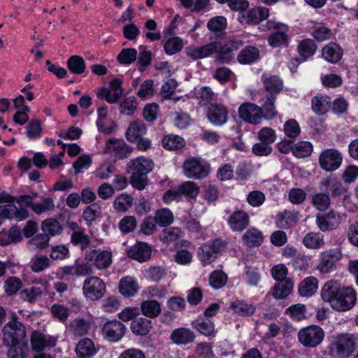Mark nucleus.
<instances>
[{"label": "nucleus", "mask_w": 358, "mask_h": 358, "mask_svg": "<svg viewBox=\"0 0 358 358\" xmlns=\"http://www.w3.org/2000/svg\"><path fill=\"white\" fill-rule=\"evenodd\" d=\"M273 278L278 281L273 287V296L276 299H285L291 294L294 282L291 278H287L288 270L284 264H278L271 268Z\"/></svg>", "instance_id": "obj_4"}, {"label": "nucleus", "mask_w": 358, "mask_h": 358, "mask_svg": "<svg viewBox=\"0 0 358 358\" xmlns=\"http://www.w3.org/2000/svg\"><path fill=\"white\" fill-rule=\"evenodd\" d=\"M266 26L267 29L274 31L268 38V43L271 46L278 48L282 45H288L289 36L287 32L289 27L287 24L268 20Z\"/></svg>", "instance_id": "obj_10"}, {"label": "nucleus", "mask_w": 358, "mask_h": 358, "mask_svg": "<svg viewBox=\"0 0 358 358\" xmlns=\"http://www.w3.org/2000/svg\"><path fill=\"white\" fill-rule=\"evenodd\" d=\"M133 204V198L127 194H121L113 201V207L117 212L127 211Z\"/></svg>", "instance_id": "obj_48"}, {"label": "nucleus", "mask_w": 358, "mask_h": 358, "mask_svg": "<svg viewBox=\"0 0 358 358\" xmlns=\"http://www.w3.org/2000/svg\"><path fill=\"white\" fill-rule=\"evenodd\" d=\"M264 87L267 92L266 95L276 96L283 88L282 80L277 76H271L264 80Z\"/></svg>", "instance_id": "obj_37"}, {"label": "nucleus", "mask_w": 358, "mask_h": 358, "mask_svg": "<svg viewBox=\"0 0 358 358\" xmlns=\"http://www.w3.org/2000/svg\"><path fill=\"white\" fill-rule=\"evenodd\" d=\"M183 171L185 176L189 178L201 180L209 175L210 166L204 160L192 157L184 162Z\"/></svg>", "instance_id": "obj_9"}, {"label": "nucleus", "mask_w": 358, "mask_h": 358, "mask_svg": "<svg viewBox=\"0 0 358 358\" xmlns=\"http://www.w3.org/2000/svg\"><path fill=\"white\" fill-rule=\"evenodd\" d=\"M259 57V51L257 48L248 46L239 52L237 60L241 64H248L257 61Z\"/></svg>", "instance_id": "obj_40"}, {"label": "nucleus", "mask_w": 358, "mask_h": 358, "mask_svg": "<svg viewBox=\"0 0 358 358\" xmlns=\"http://www.w3.org/2000/svg\"><path fill=\"white\" fill-rule=\"evenodd\" d=\"M324 329L316 324L301 328L297 334L299 343L307 348H314L320 345L324 341Z\"/></svg>", "instance_id": "obj_6"}, {"label": "nucleus", "mask_w": 358, "mask_h": 358, "mask_svg": "<svg viewBox=\"0 0 358 358\" xmlns=\"http://www.w3.org/2000/svg\"><path fill=\"white\" fill-rule=\"evenodd\" d=\"M285 313L294 321H301L306 317V308L303 304H294L287 308Z\"/></svg>", "instance_id": "obj_56"}, {"label": "nucleus", "mask_w": 358, "mask_h": 358, "mask_svg": "<svg viewBox=\"0 0 358 358\" xmlns=\"http://www.w3.org/2000/svg\"><path fill=\"white\" fill-rule=\"evenodd\" d=\"M162 144L164 148L175 150L183 147L184 140L179 136L169 135L164 138Z\"/></svg>", "instance_id": "obj_63"}, {"label": "nucleus", "mask_w": 358, "mask_h": 358, "mask_svg": "<svg viewBox=\"0 0 358 358\" xmlns=\"http://www.w3.org/2000/svg\"><path fill=\"white\" fill-rule=\"evenodd\" d=\"M31 344L33 350L40 352L46 348L54 347L56 344V339L39 331H35L31 335Z\"/></svg>", "instance_id": "obj_24"}, {"label": "nucleus", "mask_w": 358, "mask_h": 358, "mask_svg": "<svg viewBox=\"0 0 358 358\" xmlns=\"http://www.w3.org/2000/svg\"><path fill=\"white\" fill-rule=\"evenodd\" d=\"M243 41L238 38H232L227 41L223 45L220 43V54L215 57V62L220 64H228L234 58L233 52L243 45Z\"/></svg>", "instance_id": "obj_16"}, {"label": "nucleus", "mask_w": 358, "mask_h": 358, "mask_svg": "<svg viewBox=\"0 0 358 358\" xmlns=\"http://www.w3.org/2000/svg\"><path fill=\"white\" fill-rule=\"evenodd\" d=\"M55 208L54 201L50 197H44L41 202L34 203L32 206V211L36 215L53 211Z\"/></svg>", "instance_id": "obj_51"}, {"label": "nucleus", "mask_w": 358, "mask_h": 358, "mask_svg": "<svg viewBox=\"0 0 358 358\" xmlns=\"http://www.w3.org/2000/svg\"><path fill=\"white\" fill-rule=\"evenodd\" d=\"M276 96L272 95H265L263 103L260 107L262 118L272 120L277 116L278 112L275 109V101Z\"/></svg>", "instance_id": "obj_35"}, {"label": "nucleus", "mask_w": 358, "mask_h": 358, "mask_svg": "<svg viewBox=\"0 0 358 358\" xmlns=\"http://www.w3.org/2000/svg\"><path fill=\"white\" fill-rule=\"evenodd\" d=\"M317 49L315 43L312 39H304L301 41L297 47L299 55L306 61L308 58L312 57Z\"/></svg>", "instance_id": "obj_46"}, {"label": "nucleus", "mask_w": 358, "mask_h": 358, "mask_svg": "<svg viewBox=\"0 0 358 358\" xmlns=\"http://www.w3.org/2000/svg\"><path fill=\"white\" fill-rule=\"evenodd\" d=\"M343 55L341 48L334 43H330L322 48V56L328 62L336 63Z\"/></svg>", "instance_id": "obj_38"}, {"label": "nucleus", "mask_w": 358, "mask_h": 358, "mask_svg": "<svg viewBox=\"0 0 358 358\" xmlns=\"http://www.w3.org/2000/svg\"><path fill=\"white\" fill-rule=\"evenodd\" d=\"M342 220L343 217L341 214L334 209L316 216V224L318 228L323 232L337 229L341 224Z\"/></svg>", "instance_id": "obj_12"}, {"label": "nucleus", "mask_w": 358, "mask_h": 358, "mask_svg": "<svg viewBox=\"0 0 358 358\" xmlns=\"http://www.w3.org/2000/svg\"><path fill=\"white\" fill-rule=\"evenodd\" d=\"M46 282L28 287L20 292V297L24 301L34 303L42 296L43 292L46 290Z\"/></svg>", "instance_id": "obj_26"}, {"label": "nucleus", "mask_w": 358, "mask_h": 358, "mask_svg": "<svg viewBox=\"0 0 358 358\" xmlns=\"http://www.w3.org/2000/svg\"><path fill=\"white\" fill-rule=\"evenodd\" d=\"M303 244L309 249H319L324 245V236L320 232H310L306 234Z\"/></svg>", "instance_id": "obj_41"}, {"label": "nucleus", "mask_w": 358, "mask_h": 358, "mask_svg": "<svg viewBox=\"0 0 358 358\" xmlns=\"http://www.w3.org/2000/svg\"><path fill=\"white\" fill-rule=\"evenodd\" d=\"M342 162V154L336 149H327L319 156L320 165L326 171H336L341 166Z\"/></svg>", "instance_id": "obj_14"}, {"label": "nucleus", "mask_w": 358, "mask_h": 358, "mask_svg": "<svg viewBox=\"0 0 358 358\" xmlns=\"http://www.w3.org/2000/svg\"><path fill=\"white\" fill-rule=\"evenodd\" d=\"M192 326L205 336H215V324L208 319L205 320L201 317H199L192 322Z\"/></svg>", "instance_id": "obj_32"}, {"label": "nucleus", "mask_w": 358, "mask_h": 358, "mask_svg": "<svg viewBox=\"0 0 358 358\" xmlns=\"http://www.w3.org/2000/svg\"><path fill=\"white\" fill-rule=\"evenodd\" d=\"M99 350V346L88 338L80 339L76 347V352L78 358H92L98 352Z\"/></svg>", "instance_id": "obj_25"}, {"label": "nucleus", "mask_w": 358, "mask_h": 358, "mask_svg": "<svg viewBox=\"0 0 358 358\" xmlns=\"http://www.w3.org/2000/svg\"><path fill=\"white\" fill-rule=\"evenodd\" d=\"M50 260L45 255H36L30 262V268L35 273H40L50 266Z\"/></svg>", "instance_id": "obj_53"}, {"label": "nucleus", "mask_w": 358, "mask_h": 358, "mask_svg": "<svg viewBox=\"0 0 358 358\" xmlns=\"http://www.w3.org/2000/svg\"><path fill=\"white\" fill-rule=\"evenodd\" d=\"M146 124L141 120L131 122L125 132L127 140L136 145L138 150L146 151L151 147V141L144 138L147 133Z\"/></svg>", "instance_id": "obj_5"}, {"label": "nucleus", "mask_w": 358, "mask_h": 358, "mask_svg": "<svg viewBox=\"0 0 358 358\" xmlns=\"http://www.w3.org/2000/svg\"><path fill=\"white\" fill-rule=\"evenodd\" d=\"M154 166L155 164L151 159L145 157H139L131 160L128 167L130 171L148 174L152 171Z\"/></svg>", "instance_id": "obj_28"}, {"label": "nucleus", "mask_w": 358, "mask_h": 358, "mask_svg": "<svg viewBox=\"0 0 358 358\" xmlns=\"http://www.w3.org/2000/svg\"><path fill=\"white\" fill-rule=\"evenodd\" d=\"M269 15V9L257 6L250 9L245 13H241L238 21L242 24H257L266 20Z\"/></svg>", "instance_id": "obj_20"}, {"label": "nucleus", "mask_w": 358, "mask_h": 358, "mask_svg": "<svg viewBox=\"0 0 358 358\" xmlns=\"http://www.w3.org/2000/svg\"><path fill=\"white\" fill-rule=\"evenodd\" d=\"M219 48L220 43L213 42L202 46H188L185 49V53L189 57L196 60L217 52Z\"/></svg>", "instance_id": "obj_21"}, {"label": "nucleus", "mask_w": 358, "mask_h": 358, "mask_svg": "<svg viewBox=\"0 0 358 358\" xmlns=\"http://www.w3.org/2000/svg\"><path fill=\"white\" fill-rule=\"evenodd\" d=\"M227 222L232 231L242 232L250 224V215L243 210L236 209L229 215Z\"/></svg>", "instance_id": "obj_19"}, {"label": "nucleus", "mask_w": 358, "mask_h": 358, "mask_svg": "<svg viewBox=\"0 0 358 358\" xmlns=\"http://www.w3.org/2000/svg\"><path fill=\"white\" fill-rule=\"evenodd\" d=\"M227 25V21L224 16L214 17L207 23L208 29L217 35L226 29Z\"/></svg>", "instance_id": "obj_58"}, {"label": "nucleus", "mask_w": 358, "mask_h": 358, "mask_svg": "<svg viewBox=\"0 0 358 358\" xmlns=\"http://www.w3.org/2000/svg\"><path fill=\"white\" fill-rule=\"evenodd\" d=\"M171 339L177 345H187L194 341L195 334L190 329L181 327L175 329L171 333Z\"/></svg>", "instance_id": "obj_30"}, {"label": "nucleus", "mask_w": 358, "mask_h": 358, "mask_svg": "<svg viewBox=\"0 0 358 358\" xmlns=\"http://www.w3.org/2000/svg\"><path fill=\"white\" fill-rule=\"evenodd\" d=\"M342 257L341 252L337 249L322 251L319 255L315 270L322 274L330 273L336 269V264Z\"/></svg>", "instance_id": "obj_8"}, {"label": "nucleus", "mask_w": 358, "mask_h": 358, "mask_svg": "<svg viewBox=\"0 0 358 358\" xmlns=\"http://www.w3.org/2000/svg\"><path fill=\"white\" fill-rule=\"evenodd\" d=\"M118 288L122 295L124 297H130L137 293L139 286L133 277L125 276L120 280Z\"/></svg>", "instance_id": "obj_29"}, {"label": "nucleus", "mask_w": 358, "mask_h": 358, "mask_svg": "<svg viewBox=\"0 0 358 358\" xmlns=\"http://www.w3.org/2000/svg\"><path fill=\"white\" fill-rule=\"evenodd\" d=\"M183 46V40L178 36H174L170 38L165 42L164 48L167 55H172L179 52L182 49Z\"/></svg>", "instance_id": "obj_52"}, {"label": "nucleus", "mask_w": 358, "mask_h": 358, "mask_svg": "<svg viewBox=\"0 0 358 358\" xmlns=\"http://www.w3.org/2000/svg\"><path fill=\"white\" fill-rule=\"evenodd\" d=\"M122 80L119 78H114L109 83L110 95L107 99V102L109 103H114L118 101L122 96L123 90L122 88Z\"/></svg>", "instance_id": "obj_47"}, {"label": "nucleus", "mask_w": 358, "mask_h": 358, "mask_svg": "<svg viewBox=\"0 0 358 358\" xmlns=\"http://www.w3.org/2000/svg\"><path fill=\"white\" fill-rule=\"evenodd\" d=\"M41 229L49 236H55L62 233L63 228L60 222L53 218L46 219L41 224Z\"/></svg>", "instance_id": "obj_50"}, {"label": "nucleus", "mask_w": 358, "mask_h": 358, "mask_svg": "<svg viewBox=\"0 0 358 358\" xmlns=\"http://www.w3.org/2000/svg\"><path fill=\"white\" fill-rule=\"evenodd\" d=\"M197 255L203 266L210 264L218 257L215 253L211 251V248L207 243L202 244L199 248Z\"/></svg>", "instance_id": "obj_43"}, {"label": "nucleus", "mask_w": 358, "mask_h": 358, "mask_svg": "<svg viewBox=\"0 0 358 358\" xmlns=\"http://www.w3.org/2000/svg\"><path fill=\"white\" fill-rule=\"evenodd\" d=\"M209 285L214 289L222 288L227 282V274L220 270L213 271L209 275Z\"/></svg>", "instance_id": "obj_49"}, {"label": "nucleus", "mask_w": 358, "mask_h": 358, "mask_svg": "<svg viewBox=\"0 0 358 358\" xmlns=\"http://www.w3.org/2000/svg\"><path fill=\"white\" fill-rule=\"evenodd\" d=\"M286 138L295 141L301 133V128L294 119L287 120L283 128Z\"/></svg>", "instance_id": "obj_59"}, {"label": "nucleus", "mask_w": 358, "mask_h": 358, "mask_svg": "<svg viewBox=\"0 0 358 358\" xmlns=\"http://www.w3.org/2000/svg\"><path fill=\"white\" fill-rule=\"evenodd\" d=\"M356 340L353 334H337L332 337L329 343L330 352L338 358L350 357L356 350Z\"/></svg>", "instance_id": "obj_3"}, {"label": "nucleus", "mask_w": 358, "mask_h": 358, "mask_svg": "<svg viewBox=\"0 0 358 358\" xmlns=\"http://www.w3.org/2000/svg\"><path fill=\"white\" fill-rule=\"evenodd\" d=\"M230 308L235 313L243 317L251 316L256 310V306L254 304L240 299L231 302Z\"/></svg>", "instance_id": "obj_34"}, {"label": "nucleus", "mask_w": 358, "mask_h": 358, "mask_svg": "<svg viewBox=\"0 0 358 358\" xmlns=\"http://www.w3.org/2000/svg\"><path fill=\"white\" fill-rule=\"evenodd\" d=\"M128 256L139 262L148 260L151 256V248L145 243H138L128 250Z\"/></svg>", "instance_id": "obj_27"}, {"label": "nucleus", "mask_w": 358, "mask_h": 358, "mask_svg": "<svg viewBox=\"0 0 358 358\" xmlns=\"http://www.w3.org/2000/svg\"><path fill=\"white\" fill-rule=\"evenodd\" d=\"M154 217L157 224L160 227H166L173 222V215L172 212L166 208L157 210Z\"/></svg>", "instance_id": "obj_55"}, {"label": "nucleus", "mask_w": 358, "mask_h": 358, "mask_svg": "<svg viewBox=\"0 0 358 358\" xmlns=\"http://www.w3.org/2000/svg\"><path fill=\"white\" fill-rule=\"evenodd\" d=\"M242 240L248 247H257L263 243L264 236L260 230L252 227L243 235Z\"/></svg>", "instance_id": "obj_33"}, {"label": "nucleus", "mask_w": 358, "mask_h": 358, "mask_svg": "<svg viewBox=\"0 0 358 358\" xmlns=\"http://www.w3.org/2000/svg\"><path fill=\"white\" fill-rule=\"evenodd\" d=\"M85 259L91 262L99 270H106L113 262V253L107 250H92L85 255Z\"/></svg>", "instance_id": "obj_13"}, {"label": "nucleus", "mask_w": 358, "mask_h": 358, "mask_svg": "<svg viewBox=\"0 0 358 358\" xmlns=\"http://www.w3.org/2000/svg\"><path fill=\"white\" fill-rule=\"evenodd\" d=\"M67 67L69 70L75 74H81L85 70V63L83 57L73 55L69 58L67 61Z\"/></svg>", "instance_id": "obj_54"}, {"label": "nucleus", "mask_w": 358, "mask_h": 358, "mask_svg": "<svg viewBox=\"0 0 358 358\" xmlns=\"http://www.w3.org/2000/svg\"><path fill=\"white\" fill-rule=\"evenodd\" d=\"M319 188L322 192L313 194L310 203L320 211L326 210L331 206L329 191L333 198L341 196L344 192L342 183L333 176L323 178L320 182Z\"/></svg>", "instance_id": "obj_2"}, {"label": "nucleus", "mask_w": 358, "mask_h": 358, "mask_svg": "<svg viewBox=\"0 0 358 358\" xmlns=\"http://www.w3.org/2000/svg\"><path fill=\"white\" fill-rule=\"evenodd\" d=\"M83 292L85 296L90 300H99L106 292L104 282L96 276L87 278L83 285Z\"/></svg>", "instance_id": "obj_11"}, {"label": "nucleus", "mask_w": 358, "mask_h": 358, "mask_svg": "<svg viewBox=\"0 0 358 358\" xmlns=\"http://www.w3.org/2000/svg\"><path fill=\"white\" fill-rule=\"evenodd\" d=\"M322 300L338 312L351 310L357 303V292L352 287H341L336 280L324 283L321 290Z\"/></svg>", "instance_id": "obj_1"}, {"label": "nucleus", "mask_w": 358, "mask_h": 358, "mask_svg": "<svg viewBox=\"0 0 358 358\" xmlns=\"http://www.w3.org/2000/svg\"><path fill=\"white\" fill-rule=\"evenodd\" d=\"M50 236L47 234H37L28 242L30 250H43L48 246Z\"/></svg>", "instance_id": "obj_57"}, {"label": "nucleus", "mask_w": 358, "mask_h": 358, "mask_svg": "<svg viewBox=\"0 0 358 358\" xmlns=\"http://www.w3.org/2000/svg\"><path fill=\"white\" fill-rule=\"evenodd\" d=\"M141 310L143 315L150 318H155L160 315V303L155 300H146L141 303Z\"/></svg>", "instance_id": "obj_42"}, {"label": "nucleus", "mask_w": 358, "mask_h": 358, "mask_svg": "<svg viewBox=\"0 0 358 358\" xmlns=\"http://www.w3.org/2000/svg\"><path fill=\"white\" fill-rule=\"evenodd\" d=\"M195 97L199 102V106H204L211 104V102L215 101L217 94L214 93L210 87H201L195 90Z\"/></svg>", "instance_id": "obj_36"}, {"label": "nucleus", "mask_w": 358, "mask_h": 358, "mask_svg": "<svg viewBox=\"0 0 358 358\" xmlns=\"http://www.w3.org/2000/svg\"><path fill=\"white\" fill-rule=\"evenodd\" d=\"M29 215V211L24 208H17L14 203L0 206V218H7L22 221Z\"/></svg>", "instance_id": "obj_23"}, {"label": "nucleus", "mask_w": 358, "mask_h": 358, "mask_svg": "<svg viewBox=\"0 0 358 358\" xmlns=\"http://www.w3.org/2000/svg\"><path fill=\"white\" fill-rule=\"evenodd\" d=\"M239 116L244 121L253 124H259L262 119L260 107L255 103H246L238 108Z\"/></svg>", "instance_id": "obj_22"}, {"label": "nucleus", "mask_w": 358, "mask_h": 358, "mask_svg": "<svg viewBox=\"0 0 358 358\" xmlns=\"http://www.w3.org/2000/svg\"><path fill=\"white\" fill-rule=\"evenodd\" d=\"M4 345L8 348V358H26L29 355V348L25 341Z\"/></svg>", "instance_id": "obj_31"}, {"label": "nucleus", "mask_w": 358, "mask_h": 358, "mask_svg": "<svg viewBox=\"0 0 358 358\" xmlns=\"http://www.w3.org/2000/svg\"><path fill=\"white\" fill-rule=\"evenodd\" d=\"M3 344H12L13 343L23 341L26 336V329L16 313H13L10 320L3 328Z\"/></svg>", "instance_id": "obj_7"}, {"label": "nucleus", "mask_w": 358, "mask_h": 358, "mask_svg": "<svg viewBox=\"0 0 358 358\" xmlns=\"http://www.w3.org/2000/svg\"><path fill=\"white\" fill-rule=\"evenodd\" d=\"M180 195L195 198L199 193V187L192 181H186L178 186Z\"/></svg>", "instance_id": "obj_64"}, {"label": "nucleus", "mask_w": 358, "mask_h": 358, "mask_svg": "<svg viewBox=\"0 0 358 358\" xmlns=\"http://www.w3.org/2000/svg\"><path fill=\"white\" fill-rule=\"evenodd\" d=\"M297 222L296 217L292 213L285 210L276 215L275 224L280 229H288L294 225Z\"/></svg>", "instance_id": "obj_45"}, {"label": "nucleus", "mask_w": 358, "mask_h": 358, "mask_svg": "<svg viewBox=\"0 0 358 358\" xmlns=\"http://www.w3.org/2000/svg\"><path fill=\"white\" fill-rule=\"evenodd\" d=\"M104 152L114 155L119 159H124L130 156L132 148L123 140L112 138L106 142Z\"/></svg>", "instance_id": "obj_18"}, {"label": "nucleus", "mask_w": 358, "mask_h": 358, "mask_svg": "<svg viewBox=\"0 0 358 358\" xmlns=\"http://www.w3.org/2000/svg\"><path fill=\"white\" fill-rule=\"evenodd\" d=\"M313 151V145L307 141H301L296 143L292 148V154L298 158H304L310 155Z\"/></svg>", "instance_id": "obj_60"}, {"label": "nucleus", "mask_w": 358, "mask_h": 358, "mask_svg": "<svg viewBox=\"0 0 358 358\" xmlns=\"http://www.w3.org/2000/svg\"><path fill=\"white\" fill-rule=\"evenodd\" d=\"M126 327L116 320L106 322L101 328L103 338L110 342L120 341L125 334Z\"/></svg>", "instance_id": "obj_17"}, {"label": "nucleus", "mask_w": 358, "mask_h": 358, "mask_svg": "<svg viewBox=\"0 0 358 358\" xmlns=\"http://www.w3.org/2000/svg\"><path fill=\"white\" fill-rule=\"evenodd\" d=\"M206 117L211 124L222 126L228 120L229 110L223 103H213L208 106Z\"/></svg>", "instance_id": "obj_15"}, {"label": "nucleus", "mask_w": 358, "mask_h": 358, "mask_svg": "<svg viewBox=\"0 0 358 358\" xmlns=\"http://www.w3.org/2000/svg\"><path fill=\"white\" fill-rule=\"evenodd\" d=\"M71 243L78 246L82 250L87 249L90 244V239L87 234L85 233V230L77 233L71 234Z\"/></svg>", "instance_id": "obj_61"}, {"label": "nucleus", "mask_w": 358, "mask_h": 358, "mask_svg": "<svg viewBox=\"0 0 358 358\" xmlns=\"http://www.w3.org/2000/svg\"><path fill=\"white\" fill-rule=\"evenodd\" d=\"M318 280L313 276L304 278L299 286V293L302 296H312L317 289Z\"/></svg>", "instance_id": "obj_39"}, {"label": "nucleus", "mask_w": 358, "mask_h": 358, "mask_svg": "<svg viewBox=\"0 0 358 358\" xmlns=\"http://www.w3.org/2000/svg\"><path fill=\"white\" fill-rule=\"evenodd\" d=\"M152 328V322L147 318L139 317L131 323V330L136 335H146Z\"/></svg>", "instance_id": "obj_44"}, {"label": "nucleus", "mask_w": 358, "mask_h": 358, "mask_svg": "<svg viewBox=\"0 0 358 358\" xmlns=\"http://www.w3.org/2000/svg\"><path fill=\"white\" fill-rule=\"evenodd\" d=\"M117 59L121 64H131L137 59V50L134 48H124L118 54Z\"/></svg>", "instance_id": "obj_62"}]
</instances>
